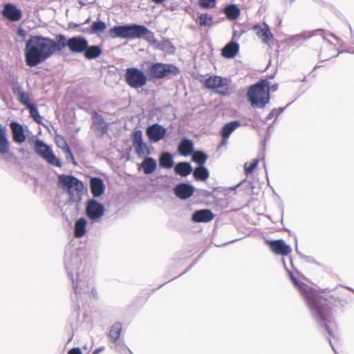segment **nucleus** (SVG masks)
<instances>
[{
  "mask_svg": "<svg viewBox=\"0 0 354 354\" xmlns=\"http://www.w3.org/2000/svg\"><path fill=\"white\" fill-rule=\"evenodd\" d=\"M59 51L58 41L40 35L30 36L27 40L24 55L26 64L34 67L45 62Z\"/></svg>",
  "mask_w": 354,
  "mask_h": 354,
  "instance_id": "f257e3e1",
  "label": "nucleus"
},
{
  "mask_svg": "<svg viewBox=\"0 0 354 354\" xmlns=\"http://www.w3.org/2000/svg\"><path fill=\"white\" fill-rule=\"evenodd\" d=\"M290 279L292 282L305 298L313 317L320 324L325 325L328 333L333 335V330L327 324L328 319L326 317V299L320 297L313 288L309 287L302 282H299L292 274H290Z\"/></svg>",
  "mask_w": 354,
  "mask_h": 354,
  "instance_id": "f03ea898",
  "label": "nucleus"
},
{
  "mask_svg": "<svg viewBox=\"0 0 354 354\" xmlns=\"http://www.w3.org/2000/svg\"><path fill=\"white\" fill-rule=\"evenodd\" d=\"M110 33L113 38L118 37L128 39L142 38L150 44L155 46L156 48H160L153 32L142 25L133 24L116 26L110 30Z\"/></svg>",
  "mask_w": 354,
  "mask_h": 354,
  "instance_id": "7ed1b4c3",
  "label": "nucleus"
},
{
  "mask_svg": "<svg viewBox=\"0 0 354 354\" xmlns=\"http://www.w3.org/2000/svg\"><path fill=\"white\" fill-rule=\"evenodd\" d=\"M58 185L67 192L71 201L75 203L82 201L85 187L84 183L76 177L61 174L58 176Z\"/></svg>",
  "mask_w": 354,
  "mask_h": 354,
  "instance_id": "20e7f679",
  "label": "nucleus"
},
{
  "mask_svg": "<svg viewBox=\"0 0 354 354\" xmlns=\"http://www.w3.org/2000/svg\"><path fill=\"white\" fill-rule=\"evenodd\" d=\"M248 97L253 107H264L270 100L268 81L261 80L252 86L248 92Z\"/></svg>",
  "mask_w": 354,
  "mask_h": 354,
  "instance_id": "39448f33",
  "label": "nucleus"
},
{
  "mask_svg": "<svg viewBox=\"0 0 354 354\" xmlns=\"http://www.w3.org/2000/svg\"><path fill=\"white\" fill-rule=\"evenodd\" d=\"M56 39L59 44V51H62L66 47L73 53H84L88 48V41L82 36H75L67 39L63 35H57Z\"/></svg>",
  "mask_w": 354,
  "mask_h": 354,
  "instance_id": "423d86ee",
  "label": "nucleus"
},
{
  "mask_svg": "<svg viewBox=\"0 0 354 354\" xmlns=\"http://www.w3.org/2000/svg\"><path fill=\"white\" fill-rule=\"evenodd\" d=\"M205 86L222 95H227L230 93V80L220 76H211L205 82Z\"/></svg>",
  "mask_w": 354,
  "mask_h": 354,
  "instance_id": "0eeeda50",
  "label": "nucleus"
},
{
  "mask_svg": "<svg viewBox=\"0 0 354 354\" xmlns=\"http://www.w3.org/2000/svg\"><path fill=\"white\" fill-rule=\"evenodd\" d=\"M125 79L127 84L133 88H139L147 83V77L142 71L136 68L126 70Z\"/></svg>",
  "mask_w": 354,
  "mask_h": 354,
  "instance_id": "6e6552de",
  "label": "nucleus"
},
{
  "mask_svg": "<svg viewBox=\"0 0 354 354\" xmlns=\"http://www.w3.org/2000/svg\"><path fill=\"white\" fill-rule=\"evenodd\" d=\"M35 151L48 163L52 165L60 167L62 163L55 156L51 149L41 140H37L35 143Z\"/></svg>",
  "mask_w": 354,
  "mask_h": 354,
  "instance_id": "1a4fd4ad",
  "label": "nucleus"
},
{
  "mask_svg": "<svg viewBox=\"0 0 354 354\" xmlns=\"http://www.w3.org/2000/svg\"><path fill=\"white\" fill-rule=\"evenodd\" d=\"M150 72L154 77L161 79L169 75H176L179 70L172 64L156 63L151 66Z\"/></svg>",
  "mask_w": 354,
  "mask_h": 354,
  "instance_id": "9d476101",
  "label": "nucleus"
},
{
  "mask_svg": "<svg viewBox=\"0 0 354 354\" xmlns=\"http://www.w3.org/2000/svg\"><path fill=\"white\" fill-rule=\"evenodd\" d=\"M132 142L135 151L139 157H145L150 154L147 145L143 141L141 130H136L133 132Z\"/></svg>",
  "mask_w": 354,
  "mask_h": 354,
  "instance_id": "9b49d317",
  "label": "nucleus"
},
{
  "mask_svg": "<svg viewBox=\"0 0 354 354\" xmlns=\"http://www.w3.org/2000/svg\"><path fill=\"white\" fill-rule=\"evenodd\" d=\"M104 207L95 199H91L87 202L86 212L87 216L93 220L97 221L104 215Z\"/></svg>",
  "mask_w": 354,
  "mask_h": 354,
  "instance_id": "f8f14e48",
  "label": "nucleus"
},
{
  "mask_svg": "<svg viewBox=\"0 0 354 354\" xmlns=\"http://www.w3.org/2000/svg\"><path fill=\"white\" fill-rule=\"evenodd\" d=\"M167 133V129L162 125L153 124L147 127L146 130L147 136L152 142H158L162 140Z\"/></svg>",
  "mask_w": 354,
  "mask_h": 354,
  "instance_id": "ddd939ff",
  "label": "nucleus"
},
{
  "mask_svg": "<svg viewBox=\"0 0 354 354\" xmlns=\"http://www.w3.org/2000/svg\"><path fill=\"white\" fill-rule=\"evenodd\" d=\"M267 243L272 251L276 254L285 256L292 251L290 246L282 239L268 241Z\"/></svg>",
  "mask_w": 354,
  "mask_h": 354,
  "instance_id": "4468645a",
  "label": "nucleus"
},
{
  "mask_svg": "<svg viewBox=\"0 0 354 354\" xmlns=\"http://www.w3.org/2000/svg\"><path fill=\"white\" fill-rule=\"evenodd\" d=\"M73 283L74 291L76 295H82L88 292L92 280L91 279H76L75 281L73 278L72 273L68 272Z\"/></svg>",
  "mask_w": 354,
  "mask_h": 354,
  "instance_id": "2eb2a0df",
  "label": "nucleus"
},
{
  "mask_svg": "<svg viewBox=\"0 0 354 354\" xmlns=\"http://www.w3.org/2000/svg\"><path fill=\"white\" fill-rule=\"evenodd\" d=\"M2 14L4 17L11 21H18L22 17V12L12 3H7L4 6Z\"/></svg>",
  "mask_w": 354,
  "mask_h": 354,
  "instance_id": "dca6fc26",
  "label": "nucleus"
},
{
  "mask_svg": "<svg viewBox=\"0 0 354 354\" xmlns=\"http://www.w3.org/2000/svg\"><path fill=\"white\" fill-rule=\"evenodd\" d=\"M253 29L256 31L257 35L261 39L263 43L269 44L272 39V34L271 33L269 26L263 24H258L254 26Z\"/></svg>",
  "mask_w": 354,
  "mask_h": 354,
  "instance_id": "f3484780",
  "label": "nucleus"
},
{
  "mask_svg": "<svg viewBox=\"0 0 354 354\" xmlns=\"http://www.w3.org/2000/svg\"><path fill=\"white\" fill-rule=\"evenodd\" d=\"M194 191L193 186L186 183H180L174 189L175 194L181 199H187L192 196Z\"/></svg>",
  "mask_w": 354,
  "mask_h": 354,
  "instance_id": "a211bd4d",
  "label": "nucleus"
},
{
  "mask_svg": "<svg viewBox=\"0 0 354 354\" xmlns=\"http://www.w3.org/2000/svg\"><path fill=\"white\" fill-rule=\"evenodd\" d=\"M214 215L209 209H200L196 211L192 216L195 223H207L214 219Z\"/></svg>",
  "mask_w": 354,
  "mask_h": 354,
  "instance_id": "6ab92c4d",
  "label": "nucleus"
},
{
  "mask_svg": "<svg viewBox=\"0 0 354 354\" xmlns=\"http://www.w3.org/2000/svg\"><path fill=\"white\" fill-rule=\"evenodd\" d=\"M13 140L17 143H22L26 140L23 126L16 122L10 123Z\"/></svg>",
  "mask_w": 354,
  "mask_h": 354,
  "instance_id": "aec40b11",
  "label": "nucleus"
},
{
  "mask_svg": "<svg viewBox=\"0 0 354 354\" xmlns=\"http://www.w3.org/2000/svg\"><path fill=\"white\" fill-rule=\"evenodd\" d=\"M91 191L94 197H99L104 194L105 186L100 178H92L90 181Z\"/></svg>",
  "mask_w": 354,
  "mask_h": 354,
  "instance_id": "412c9836",
  "label": "nucleus"
},
{
  "mask_svg": "<svg viewBox=\"0 0 354 354\" xmlns=\"http://www.w3.org/2000/svg\"><path fill=\"white\" fill-rule=\"evenodd\" d=\"M239 44L234 42L227 44L222 50V55L226 58L234 57L239 52Z\"/></svg>",
  "mask_w": 354,
  "mask_h": 354,
  "instance_id": "4be33fe9",
  "label": "nucleus"
},
{
  "mask_svg": "<svg viewBox=\"0 0 354 354\" xmlns=\"http://www.w3.org/2000/svg\"><path fill=\"white\" fill-rule=\"evenodd\" d=\"M241 124L239 121H232L225 124L221 131V135L224 140L228 139L230 135L239 127Z\"/></svg>",
  "mask_w": 354,
  "mask_h": 354,
  "instance_id": "5701e85b",
  "label": "nucleus"
},
{
  "mask_svg": "<svg viewBox=\"0 0 354 354\" xmlns=\"http://www.w3.org/2000/svg\"><path fill=\"white\" fill-rule=\"evenodd\" d=\"M193 149L194 143L192 140L188 139H183L178 146L179 153L184 156L191 155L193 152Z\"/></svg>",
  "mask_w": 354,
  "mask_h": 354,
  "instance_id": "b1692460",
  "label": "nucleus"
},
{
  "mask_svg": "<svg viewBox=\"0 0 354 354\" xmlns=\"http://www.w3.org/2000/svg\"><path fill=\"white\" fill-rule=\"evenodd\" d=\"M141 167L145 174H150L156 169V160L153 158L146 157L141 163Z\"/></svg>",
  "mask_w": 354,
  "mask_h": 354,
  "instance_id": "393cba45",
  "label": "nucleus"
},
{
  "mask_svg": "<svg viewBox=\"0 0 354 354\" xmlns=\"http://www.w3.org/2000/svg\"><path fill=\"white\" fill-rule=\"evenodd\" d=\"M102 53V48L100 46H89L84 52V55L87 59H93L100 57Z\"/></svg>",
  "mask_w": 354,
  "mask_h": 354,
  "instance_id": "a878e982",
  "label": "nucleus"
},
{
  "mask_svg": "<svg viewBox=\"0 0 354 354\" xmlns=\"http://www.w3.org/2000/svg\"><path fill=\"white\" fill-rule=\"evenodd\" d=\"M9 149V142L6 138V129L0 127V153H6Z\"/></svg>",
  "mask_w": 354,
  "mask_h": 354,
  "instance_id": "bb28decb",
  "label": "nucleus"
},
{
  "mask_svg": "<svg viewBox=\"0 0 354 354\" xmlns=\"http://www.w3.org/2000/svg\"><path fill=\"white\" fill-rule=\"evenodd\" d=\"M86 221L85 218H81L78 219L75 224V236L80 238L86 233Z\"/></svg>",
  "mask_w": 354,
  "mask_h": 354,
  "instance_id": "cd10ccee",
  "label": "nucleus"
},
{
  "mask_svg": "<svg viewBox=\"0 0 354 354\" xmlns=\"http://www.w3.org/2000/svg\"><path fill=\"white\" fill-rule=\"evenodd\" d=\"M192 167L189 162H180L175 167V171L181 176H187L191 174Z\"/></svg>",
  "mask_w": 354,
  "mask_h": 354,
  "instance_id": "c85d7f7f",
  "label": "nucleus"
},
{
  "mask_svg": "<svg viewBox=\"0 0 354 354\" xmlns=\"http://www.w3.org/2000/svg\"><path fill=\"white\" fill-rule=\"evenodd\" d=\"M160 167L166 169H171L174 166L172 155L168 152L163 153L160 158Z\"/></svg>",
  "mask_w": 354,
  "mask_h": 354,
  "instance_id": "c756f323",
  "label": "nucleus"
},
{
  "mask_svg": "<svg viewBox=\"0 0 354 354\" xmlns=\"http://www.w3.org/2000/svg\"><path fill=\"white\" fill-rule=\"evenodd\" d=\"M93 124L95 128L101 131L103 133L106 131V123L102 117L97 113H95L93 115Z\"/></svg>",
  "mask_w": 354,
  "mask_h": 354,
  "instance_id": "7c9ffc66",
  "label": "nucleus"
},
{
  "mask_svg": "<svg viewBox=\"0 0 354 354\" xmlns=\"http://www.w3.org/2000/svg\"><path fill=\"white\" fill-rule=\"evenodd\" d=\"M224 12L230 19H236L240 15V10L236 5H230L224 9Z\"/></svg>",
  "mask_w": 354,
  "mask_h": 354,
  "instance_id": "2f4dec72",
  "label": "nucleus"
},
{
  "mask_svg": "<svg viewBox=\"0 0 354 354\" xmlns=\"http://www.w3.org/2000/svg\"><path fill=\"white\" fill-rule=\"evenodd\" d=\"M193 174L196 179L201 180H205L208 178L209 175L208 170L203 166L196 167Z\"/></svg>",
  "mask_w": 354,
  "mask_h": 354,
  "instance_id": "473e14b6",
  "label": "nucleus"
},
{
  "mask_svg": "<svg viewBox=\"0 0 354 354\" xmlns=\"http://www.w3.org/2000/svg\"><path fill=\"white\" fill-rule=\"evenodd\" d=\"M201 26L210 27L213 23V17L207 13L201 14L197 21Z\"/></svg>",
  "mask_w": 354,
  "mask_h": 354,
  "instance_id": "72a5a7b5",
  "label": "nucleus"
},
{
  "mask_svg": "<svg viewBox=\"0 0 354 354\" xmlns=\"http://www.w3.org/2000/svg\"><path fill=\"white\" fill-rule=\"evenodd\" d=\"M122 330V324L120 323H115L113 325L110 330V338L113 341H116L120 335Z\"/></svg>",
  "mask_w": 354,
  "mask_h": 354,
  "instance_id": "f704fd0d",
  "label": "nucleus"
},
{
  "mask_svg": "<svg viewBox=\"0 0 354 354\" xmlns=\"http://www.w3.org/2000/svg\"><path fill=\"white\" fill-rule=\"evenodd\" d=\"M207 159V155L202 151H196L192 156V160L201 165H203Z\"/></svg>",
  "mask_w": 354,
  "mask_h": 354,
  "instance_id": "c9c22d12",
  "label": "nucleus"
},
{
  "mask_svg": "<svg viewBox=\"0 0 354 354\" xmlns=\"http://www.w3.org/2000/svg\"><path fill=\"white\" fill-rule=\"evenodd\" d=\"M106 28V24L102 21L94 22L91 27V31L93 33H99L104 32Z\"/></svg>",
  "mask_w": 354,
  "mask_h": 354,
  "instance_id": "e433bc0d",
  "label": "nucleus"
},
{
  "mask_svg": "<svg viewBox=\"0 0 354 354\" xmlns=\"http://www.w3.org/2000/svg\"><path fill=\"white\" fill-rule=\"evenodd\" d=\"M28 109L30 110V116L35 120V121L39 124L41 123L42 118L39 115L36 106L32 104L31 106H29Z\"/></svg>",
  "mask_w": 354,
  "mask_h": 354,
  "instance_id": "4c0bfd02",
  "label": "nucleus"
},
{
  "mask_svg": "<svg viewBox=\"0 0 354 354\" xmlns=\"http://www.w3.org/2000/svg\"><path fill=\"white\" fill-rule=\"evenodd\" d=\"M199 6L203 8H213L216 6V0H198Z\"/></svg>",
  "mask_w": 354,
  "mask_h": 354,
  "instance_id": "58836bf2",
  "label": "nucleus"
},
{
  "mask_svg": "<svg viewBox=\"0 0 354 354\" xmlns=\"http://www.w3.org/2000/svg\"><path fill=\"white\" fill-rule=\"evenodd\" d=\"M63 144H64V146H63V151L65 153V156H66V158L67 160H71L73 162V164H76L75 162V159H74V157L72 154V152L70 149V147L68 146V145L66 144V142L65 141L63 142Z\"/></svg>",
  "mask_w": 354,
  "mask_h": 354,
  "instance_id": "ea45409f",
  "label": "nucleus"
},
{
  "mask_svg": "<svg viewBox=\"0 0 354 354\" xmlns=\"http://www.w3.org/2000/svg\"><path fill=\"white\" fill-rule=\"evenodd\" d=\"M258 160H254L252 162H246L244 165V169L246 174H250L257 167Z\"/></svg>",
  "mask_w": 354,
  "mask_h": 354,
  "instance_id": "a19ab883",
  "label": "nucleus"
},
{
  "mask_svg": "<svg viewBox=\"0 0 354 354\" xmlns=\"http://www.w3.org/2000/svg\"><path fill=\"white\" fill-rule=\"evenodd\" d=\"M19 97H20V102L23 104L26 105L28 108L29 107V106L32 105V104L30 103V99H29L28 95L27 93H26L25 92H24V91L20 92Z\"/></svg>",
  "mask_w": 354,
  "mask_h": 354,
  "instance_id": "79ce46f5",
  "label": "nucleus"
},
{
  "mask_svg": "<svg viewBox=\"0 0 354 354\" xmlns=\"http://www.w3.org/2000/svg\"><path fill=\"white\" fill-rule=\"evenodd\" d=\"M283 111V109H274L272 112L268 115V120L272 119L274 115H279Z\"/></svg>",
  "mask_w": 354,
  "mask_h": 354,
  "instance_id": "37998d69",
  "label": "nucleus"
},
{
  "mask_svg": "<svg viewBox=\"0 0 354 354\" xmlns=\"http://www.w3.org/2000/svg\"><path fill=\"white\" fill-rule=\"evenodd\" d=\"M312 35H313L310 34V33H304V34H301V35H299L295 36L293 38L294 39H307V38L310 37Z\"/></svg>",
  "mask_w": 354,
  "mask_h": 354,
  "instance_id": "c03bdc74",
  "label": "nucleus"
},
{
  "mask_svg": "<svg viewBox=\"0 0 354 354\" xmlns=\"http://www.w3.org/2000/svg\"><path fill=\"white\" fill-rule=\"evenodd\" d=\"M68 354H82V351L79 348H73L68 352Z\"/></svg>",
  "mask_w": 354,
  "mask_h": 354,
  "instance_id": "a18cd8bd",
  "label": "nucleus"
},
{
  "mask_svg": "<svg viewBox=\"0 0 354 354\" xmlns=\"http://www.w3.org/2000/svg\"><path fill=\"white\" fill-rule=\"evenodd\" d=\"M328 36L332 37H333L334 39H337V37H335L334 35H333V34H330V33H325V34L323 35V39H327V37H328Z\"/></svg>",
  "mask_w": 354,
  "mask_h": 354,
  "instance_id": "49530a36",
  "label": "nucleus"
},
{
  "mask_svg": "<svg viewBox=\"0 0 354 354\" xmlns=\"http://www.w3.org/2000/svg\"><path fill=\"white\" fill-rule=\"evenodd\" d=\"M268 89H269V91H275L277 89V84H274V85H272L271 86H268Z\"/></svg>",
  "mask_w": 354,
  "mask_h": 354,
  "instance_id": "de8ad7c7",
  "label": "nucleus"
},
{
  "mask_svg": "<svg viewBox=\"0 0 354 354\" xmlns=\"http://www.w3.org/2000/svg\"><path fill=\"white\" fill-rule=\"evenodd\" d=\"M104 350V348H99L94 351L93 354H99L100 352H102Z\"/></svg>",
  "mask_w": 354,
  "mask_h": 354,
  "instance_id": "09e8293b",
  "label": "nucleus"
},
{
  "mask_svg": "<svg viewBox=\"0 0 354 354\" xmlns=\"http://www.w3.org/2000/svg\"><path fill=\"white\" fill-rule=\"evenodd\" d=\"M19 35L24 36L25 35V31L22 28H19L18 30Z\"/></svg>",
  "mask_w": 354,
  "mask_h": 354,
  "instance_id": "8fccbe9b",
  "label": "nucleus"
},
{
  "mask_svg": "<svg viewBox=\"0 0 354 354\" xmlns=\"http://www.w3.org/2000/svg\"><path fill=\"white\" fill-rule=\"evenodd\" d=\"M151 1L157 4H160V3H163L165 0H151Z\"/></svg>",
  "mask_w": 354,
  "mask_h": 354,
  "instance_id": "3c124183",
  "label": "nucleus"
},
{
  "mask_svg": "<svg viewBox=\"0 0 354 354\" xmlns=\"http://www.w3.org/2000/svg\"><path fill=\"white\" fill-rule=\"evenodd\" d=\"M91 294H92V295H93V297H95L96 296V295H97V292H96V290H95L94 288H92V290H91Z\"/></svg>",
  "mask_w": 354,
  "mask_h": 354,
  "instance_id": "603ef678",
  "label": "nucleus"
},
{
  "mask_svg": "<svg viewBox=\"0 0 354 354\" xmlns=\"http://www.w3.org/2000/svg\"><path fill=\"white\" fill-rule=\"evenodd\" d=\"M64 140L62 139V142H60V144H58L59 147H62V149H63V146H64V144H63V142H64Z\"/></svg>",
  "mask_w": 354,
  "mask_h": 354,
  "instance_id": "864d4df0",
  "label": "nucleus"
},
{
  "mask_svg": "<svg viewBox=\"0 0 354 354\" xmlns=\"http://www.w3.org/2000/svg\"><path fill=\"white\" fill-rule=\"evenodd\" d=\"M89 20H90V19H89V18H88V19H86V21H85V24L88 23V22H89Z\"/></svg>",
  "mask_w": 354,
  "mask_h": 354,
  "instance_id": "5fc2aeb1",
  "label": "nucleus"
}]
</instances>
